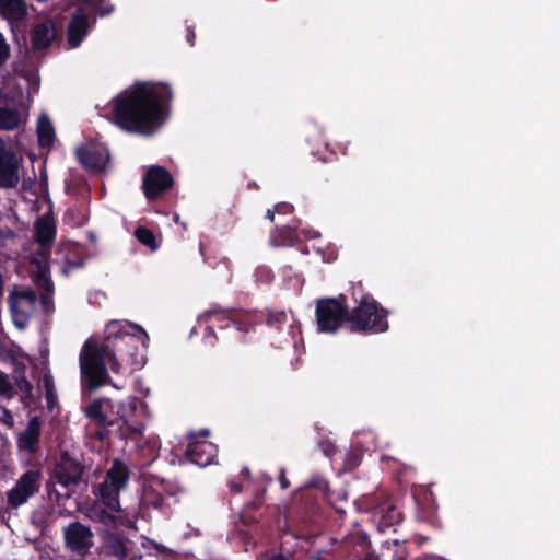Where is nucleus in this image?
Here are the masks:
<instances>
[{
	"label": "nucleus",
	"instance_id": "1",
	"mask_svg": "<svg viewBox=\"0 0 560 560\" xmlns=\"http://www.w3.org/2000/svg\"><path fill=\"white\" fill-rule=\"evenodd\" d=\"M172 98L167 83L137 82L113 98L115 124L125 131L151 136L166 121Z\"/></svg>",
	"mask_w": 560,
	"mask_h": 560
},
{
	"label": "nucleus",
	"instance_id": "2",
	"mask_svg": "<svg viewBox=\"0 0 560 560\" xmlns=\"http://www.w3.org/2000/svg\"><path fill=\"white\" fill-rule=\"evenodd\" d=\"M138 400L129 397L125 401L109 398H95L83 407L84 416L95 424L92 436L100 442H110L113 438L127 441L141 433L135 422Z\"/></svg>",
	"mask_w": 560,
	"mask_h": 560
},
{
	"label": "nucleus",
	"instance_id": "3",
	"mask_svg": "<svg viewBox=\"0 0 560 560\" xmlns=\"http://www.w3.org/2000/svg\"><path fill=\"white\" fill-rule=\"evenodd\" d=\"M104 332L105 336L98 345L108 357V364L114 373H120L122 363L131 365L132 369L142 365L140 346L147 347L149 336L141 326L112 320L106 325Z\"/></svg>",
	"mask_w": 560,
	"mask_h": 560
},
{
	"label": "nucleus",
	"instance_id": "4",
	"mask_svg": "<svg viewBox=\"0 0 560 560\" xmlns=\"http://www.w3.org/2000/svg\"><path fill=\"white\" fill-rule=\"evenodd\" d=\"M352 296L357 306L350 310L349 328L351 332L380 334L389 328V312L380 305L372 294L364 292L361 283L353 287Z\"/></svg>",
	"mask_w": 560,
	"mask_h": 560
},
{
	"label": "nucleus",
	"instance_id": "5",
	"mask_svg": "<svg viewBox=\"0 0 560 560\" xmlns=\"http://www.w3.org/2000/svg\"><path fill=\"white\" fill-rule=\"evenodd\" d=\"M79 361L83 389L93 392L110 382L106 368L108 357L98 342L88 339L82 346Z\"/></svg>",
	"mask_w": 560,
	"mask_h": 560
},
{
	"label": "nucleus",
	"instance_id": "6",
	"mask_svg": "<svg viewBox=\"0 0 560 560\" xmlns=\"http://www.w3.org/2000/svg\"><path fill=\"white\" fill-rule=\"evenodd\" d=\"M315 317L320 332L334 334L346 323L349 324L350 308L345 294L322 298L316 301Z\"/></svg>",
	"mask_w": 560,
	"mask_h": 560
},
{
	"label": "nucleus",
	"instance_id": "7",
	"mask_svg": "<svg viewBox=\"0 0 560 560\" xmlns=\"http://www.w3.org/2000/svg\"><path fill=\"white\" fill-rule=\"evenodd\" d=\"M84 472L83 465L72 457L67 451L61 452L59 460L55 465L52 477L57 483L66 489L65 493L58 492L55 488L48 490V497L56 502L70 498V489L82 481Z\"/></svg>",
	"mask_w": 560,
	"mask_h": 560
},
{
	"label": "nucleus",
	"instance_id": "8",
	"mask_svg": "<svg viewBox=\"0 0 560 560\" xmlns=\"http://www.w3.org/2000/svg\"><path fill=\"white\" fill-rule=\"evenodd\" d=\"M203 316L207 317L210 323L206 327V331L215 339V327L222 329L233 326L237 331L248 332L257 324L256 315L243 310H223L213 307L208 310Z\"/></svg>",
	"mask_w": 560,
	"mask_h": 560
},
{
	"label": "nucleus",
	"instance_id": "9",
	"mask_svg": "<svg viewBox=\"0 0 560 560\" xmlns=\"http://www.w3.org/2000/svg\"><path fill=\"white\" fill-rule=\"evenodd\" d=\"M361 504L365 505L366 511L372 513L380 532L398 525L402 520V513L384 492L362 498Z\"/></svg>",
	"mask_w": 560,
	"mask_h": 560
},
{
	"label": "nucleus",
	"instance_id": "10",
	"mask_svg": "<svg viewBox=\"0 0 560 560\" xmlns=\"http://www.w3.org/2000/svg\"><path fill=\"white\" fill-rule=\"evenodd\" d=\"M37 293L30 287L16 289L8 296V304L16 326L24 327L36 308Z\"/></svg>",
	"mask_w": 560,
	"mask_h": 560
},
{
	"label": "nucleus",
	"instance_id": "11",
	"mask_svg": "<svg viewBox=\"0 0 560 560\" xmlns=\"http://www.w3.org/2000/svg\"><path fill=\"white\" fill-rule=\"evenodd\" d=\"M39 470H26L15 482L14 487L7 492V504L10 509H18L25 504L30 498L36 494L40 488Z\"/></svg>",
	"mask_w": 560,
	"mask_h": 560
},
{
	"label": "nucleus",
	"instance_id": "12",
	"mask_svg": "<svg viewBox=\"0 0 560 560\" xmlns=\"http://www.w3.org/2000/svg\"><path fill=\"white\" fill-rule=\"evenodd\" d=\"M65 547L71 552L85 557L94 545L91 528L79 521L69 523L62 529Z\"/></svg>",
	"mask_w": 560,
	"mask_h": 560
},
{
	"label": "nucleus",
	"instance_id": "13",
	"mask_svg": "<svg viewBox=\"0 0 560 560\" xmlns=\"http://www.w3.org/2000/svg\"><path fill=\"white\" fill-rule=\"evenodd\" d=\"M174 178L170 171L160 165L150 166L143 176L142 190L149 201L156 200L172 189Z\"/></svg>",
	"mask_w": 560,
	"mask_h": 560
},
{
	"label": "nucleus",
	"instance_id": "14",
	"mask_svg": "<svg viewBox=\"0 0 560 560\" xmlns=\"http://www.w3.org/2000/svg\"><path fill=\"white\" fill-rule=\"evenodd\" d=\"M175 494L174 485L158 476H150L143 483L140 506L145 509H162L165 495Z\"/></svg>",
	"mask_w": 560,
	"mask_h": 560
},
{
	"label": "nucleus",
	"instance_id": "15",
	"mask_svg": "<svg viewBox=\"0 0 560 560\" xmlns=\"http://www.w3.org/2000/svg\"><path fill=\"white\" fill-rule=\"evenodd\" d=\"M20 160L0 138V189H13L20 182Z\"/></svg>",
	"mask_w": 560,
	"mask_h": 560
},
{
	"label": "nucleus",
	"instance_id": "16",
	"mask_svg": "<svg viewBox=\"0 0 560 560\" xmlns=\"http://www.w3.org/2000/svg\"><path fill=\"white\" fill-rule=\"evenodd\" d=\"M185 455L189 462L200 467H206L213 462L217 455V447L212 442L199 439L196 434H190Z\"/></svg>",
	"mask_w": 560,
	"mask_h": 560
},
{
	"label": "nucleus",
	"instance_id": "17",
	"mask_svg": "<svg viewBox=\"0 0 560 560\" xmlns=\"http://www.w3.org/2000/svg\"><path fill=\"white\" fill-rule=\"evenodd\" d=\"M21 124L16 98L0 91V130L12 131L20 128Z\"/></svg>",
	"mask_w": 560,
	"mask_h": 560
},
{
	"label": "nucleus",
	"instance_id": "18",
	"mask_svg": "<svg viewBox=\"0 0 560 560\" xmlns=\"http://www.w3.org/2000/svg\"><path fill=\"white\" fill-rule=\"evenodd\" d=\"M78 161L82 166L92 172H101L108 162V154L97 148L80 147L75 151Z\"/></svg>",
	"mask_w": 560,
	"mask_h": 560
},
{
	"label": "nucleus",
	"instance_id": "19",
	"mask_svg": "<svg viewBox=\"0 0 560 560\" xmlns=\"http://www.w3.org/2000/svg\"><path fill=\"white\" fill-rule=\"evenodd\" d=\"M56 28L52 22L45 21L36 24L31 31V43L34 51L48 48L56 38Z\"/></svg>",
	"mask_w": 560,
	"mask_h": 560
},
{
	"label": "nucleus",
	"instance_id": "20",
	"mask_svg": "<svg viewBox=\"0 0 560 560\" xmlns=\"http://www.w3.org/2000/svg\"><path fill=\"white\" fill-rule=\"evenodd\" d=\"M40 419L35 416L32 417L25 430L19 435V446L28 453H35L38 448L40 438Z\"/></svg>",
	"mask_w": 560,
	"mask_h": 560
},
{
	"label": "nucleus",
	"instance_id": "21",
	"mask_svg": "<svg viewBox=\"0 0 560 560\" xmlns=\"http://www.w3.org/2000/svg\"><path fill=\"white\" fill-rule=\"evenodd\" d=\"M89 19L81 11H77L68 24V42L71 47H78L88 34Z\"/></svg>",
	"mask_w": 560,
	"mask_h": 560
},
{
	"label": "nucleus",
	"instance_id": "22",
	"mask_svg": "<svg viewBox=\"0 0 560 560\" xmlns=\"http://www.w3.org/2000/svg\"><path fill=\"white\" fill-rule=\"evenodd\" d=\"M130 478V469L128 465L120 458H114L110 468L106 471L105 479L106 483H109L114 488L124 490Z\"/></svg>",
	"mask_w": 560,
	"mask_h": 560
},
{
	"label": "nucleus",
	"instance_id": "23",
	"mask_svg": "<svg viewBox=\"0 0 560 560\" xmlns=\"http://www.w3.org/2000/svg\"><path fill=\"white\" fill-rule=\"evenodd\" d=\"M0 14L9 23H20L27 16L25 0H0Z\"/></svg>",
	"mask_w": 560,
	"mask_h": 560
},
{
	"label": "nucleus",
	"instance_id": "24",
	"mask_svg": "<svg viewBox=\"0 0 560 560\" xmlns=\"http://www.w3.org/2000/svg\"><path fill=\"white\" fill-rule=\"evenodd\" d=\"M121 489L114 488L109 483L102 481L94 487V494L100 499L102 504L112 512L120 511L119 494Z\"/></svg>",
	"mask_w": 560,
	"mask_h": 560
},
{
	"label": "nucleus",
	"instance_id": "25",
	"mask_svg": "<svg viewBox=\"0 0 560 560\" xmlns=\"http://www.w3.org/2000/svg\"><path fill=\"white\" fill-rule=\"evenodd\" d=\"M56 223L52 218L43 217L35 223V240L42 247H49L56 238Z\"/></svg>",
	"mask_w": 560,
	"mask_h": 560
},
{
	"label": "nucleus",
	"instance_id": "26",
	"mask_svg": "<svg viewBox=\"0 0 560 560\" xmlns=\"http://www.w3.org/2000/svg\"><path fill=\"white\" fill-rule=\"evenodd\" d=\"M86 259L85 249L83 246L74 244L71 245L65 256L63 271L68 273L73 269L84 266Z\"/></svg>",
	"mask_w": 560,
	"mask_h": 560
},
{
	"label": "nucleus",
	"instance_id": "27",
	"mask_svg": "<svg viewBox=\"0 0 560 560\" xmlns=\"http://www.w3.org/2000/svg\"><path fill=\"white\" fill-rule=\"evenodd\" d=\"M37 139L42 148H48L55 140V128L47 115H42L37 121Z\"/></svg>",
	"mask_w": 560,
	"mask_h": 560
},
{
	"label": "nucleus",
	"instance_id": "28",
	"mask_svg": "<svg viewBox=\"0 0 560 560\" xmlns=\"http://www.w3.org/2000/svg\"><path fill=\"white\" fill-rule=\"evenodd\" d=\"M88 516L93 521L105 526L113 527L117 525V516L108 512L105 506L94 504L89 508Z\"/></svg>",
	"mask_w": 560,
	"mask_h": 560
},
{
	"label": "nucleus",
	"instance_id": "29",
	"mask_svg": "<svg viewBox=\"0 0 560 560\" xmlns=\"http://www.w3.org/2000/svg\"><path fill=\"white\" fill-rule=\"evenodd\" d=\"M33 262H35L37 266V271L34 276V282L38 287L43 288L44 291L47 289L55 290L54 283L49 278V267L47 262H42L37 258L33 259Z\"/></svg>",
	"mask_w": 560,
	"mask_h": 560
},
{
	"label": "nucleus",
	"instance_id": "30",
	"mask_svg": "<svg viewBox=\"0 0 560 560\" xmlns=\"http://www.w3.org/2000/svg\"><path fill=\"white\" fill-rule=\"evenodd\" d=\"M106 548L109 555L125 558L127 556V546L124 538L117 534H110L106 538Z\"/></svg>",
	"mask_w": 560,
	"mask_h": 560
},
{
	"label": "nucleus",
	"instance_id": "31",
	"mask_svg": "<svg viewBox=\"0 0 560 560\" xmlns=\"http://www.w3.org/2000/svg\"><path fill=\"white\" fill-rule=\"evenodd\" d=\"M383 549L390 552L392 560H407L409 555L406 541L394 540L392 544L386 542L383 545Z\"/></svg>",
	"mask_w": 560,
	"mask_h": 560
},
{
	"label": "nucleus",
	"instance_id": "32",
	"mask_svg": "<svg viewBox=\"0 0 560 560\" xmlns=\"http://www.w3.org/2000/svg\"><path fill=\"white\" fill-rule=\"evenodd\" d=\"M135 236L142 245L148 246L152 250L158 248L155 235L150 229L140 225L136 228Z\"/></svg>",
	"mask_w": 560,
	"mask_h": 560
},
{
	"label": "nucleus",
	"instance_id": "33",
	"mask_svg": "<svg viewBox=\"0 0 560 560\" xmlns=\"http://www.w3.org/2000/svg\"><path fill=\"white\" fill-rule=\"evenodd\" d=\"M13 378L18 389L22 394H24L26 397H31L33 395V385L26 378L24 369L21 371H15Z\"/></svg>",
	"mask_w": 560,
	"mask_h": 560
},
{
	"label": "nucleus",
	"instance_id": "34",
	"mask_svg": "<svg viewBox=\"0 0 560 560\" xmlns=\"http://www.w3.org/2000/svg\"><path fill=\"white\" fill-rule=\"evenodd\" d=\"M288 320L287 313L284 311H272L268 310L266 317V325L279 329Z\"/></svg>",
	"mask_w": 560,
	"mask_h": 560
},
{
	"label": "nucleus",
	"instance_id": "35",
	"mask_svg": "<svg viewBox=\"0 0 560 560\" xmlns=\"http://www.w3.org/2000/svg\"><path fill=\"white\" fill-rule=\"evenodd\" d=\"M362 453L359 450H349L343 458V469L346 471L354 470L361 463Z\"/></svg>",
	"mask_w": 560,
	"mask_h": 560
},
{
	"label": "nucleus",
	"instance_id": "36",
	"mask_svg": "<svg viewBox=\"0 0 560 560\" xmlns=\"http://www.w3.org/2000/svg\"><path fill=\"white\" fill-rule=\"evenodd\" d=\"M258 522L259 516L257 513L253 512V510L250 509L243 508L238 514V522L236 523V525L238 526V524H241L245 527H250L257 524Z\"/></svg>",
	"mask_w": 560,
	"mask_h": 560
},
{
	"label": "nucleus",
	"instance_id": "37",
	"mask_svg": "<svg viewBox=\"0 0 560 560\" xmlns=\"http://www.w3.org/2000/svg\"><path fill=\"white\" fill-rule=\"evenodd\" d=\"M54 290H45L40 298L38 299L42 310L46 315H50L55 311L54 300H52Z\"/></svg>",
	"mask_w": 560,
	"mask_h": 560
},
{
	"label": "nucleus",
	"instance_id": "38",
	"mask_svg": "<svg viewBox=\"0 0 560 560\" xmlns=\"http://www.w3.org/2000/svg\"><path fill=\"white\" fill-rule=\"evenodd\" d=\"M318 446L320 448V451L327 456V457H331L332 455L336 454V451H337V446L336 444L329 440V439H323L319 441L318 443Z\"/></svg>",
	"mask_w": 560,
	"mask_h": 560
},
{
	"label": "nucleus",
	"instance_id": "39",
	"mask_svg": "<svg viewBox=\"0 0 560 560\" xmlns=\"http://www.w3.org/2000/svg\"><path fill=\"white\" fill-rule=\"evenodd\" d=\"M257 560H289V557L281 551L268 550L260 553Z\"/></svg>",
	"mask_w": 560,
	"mask_h": 560
},
{
	"label": "nucleus",
	"instance_id": "40",
	"mask_svg": "<svg viewBox=\"0 0 560 560\" xmlns=\"http://www.w3.org/2000/svg\"><path fill=\"white\" fill-rule=\"evenodd\" d=\"M9 56H10L9 45L5 43L2 34H0V67L5 63Z\"/></svg>",
	"mask_w": 560,
	"mask_h": 560
},
{
	"label": "nucleus",
	"instance_id": "41",
	"mask_svg": "<svg viewBox=\"0 0 560 560\" xmlns=\"http://www.w3.org/2000/svg\"><path fill=\"white\" fill-rule=\"evenodd\" d=\"M262 504H264V499H262V494H260V495H257L253 501L245 504L244 508L250 509V510H253V512L257 513L259 511V509L262 506Z\"/></svg>",
	"mask_w": 560,
	"mask_h": 560
},
{
	"label": "nucleus",
	"instance_id": "42",
	"mask_svg": "<svg viewBox=\"0 0 560 560\" xmlns=\"http://www.w3.org/2000/svg\"><path fill=\"white\" fill-rule=\"evenodd\" d=\"M43 386L45 388L46 394H49V392L55 390L54 380L50 374H45L43 377Z\"/></svg>",
	"mask_w": 560,
	"mask_h": 560
},
{
	"label": "nucleus",
	"instance_id": "43",
	"mask_svg": "<svg viewBox=\"0 0 560 560\" xmlns=\"http://www.w3.org/2000/svg\"><path fill=\"white\" fill-rule=\"evenodd\" d=\"M275 209L278 213L287 214L293 212V206L287 202L276 205Z\"/></svg>",
	"mask_w": 560,
	"mask_h": 560
},
{
	"label": "nucleus",
	"instance_id": "44",
	"mask_svg": "<svg viewBox=\"0 0 560 560\" xmlns=\"http://www.w3.org/2000/svg\"><path fill=\"white\" fill-rule=\"evenodd\" d=\"M229 488H230V491L233 492V493H241L242 490H243V486L241 482L238 481H235V480H231L229 483H228Z\"/></svg>",
	"mask_w": 560,
	"mask_h": 560
},
{
	"label": "nucleus",
	"instance_id": "45",
	"mask_svg": "<svg viewBox=\"0 0 560 560\" xmlns=\"http://www.w3.org/2000/svg\"><path fill=\"white\" fill-rule=\"evenodd\" d=\"M186 40H187V43H188L190 46H194V45H195V40H196V33H195L194 27H191V26H188V27H187V32H186Z\"/></svg>",
	"mask_w": 560,
	"mask_h": 560
},
{
	"label": "nucleus",
	"instance_id": "46",
	"mask_svg": "<svg viewBox=\"0 0 560 560\" xmlns=\"http://www.w3.org/2000/svg\"><path fill=\"white\" fill-rule=\"evenodd\" d=\"M279 482H280V486H281L282 489H288L290 487V481L285 477L284 468L280 469Z\"/></svg>",
	"mask_w": 560,
	"mask_h": 560
},
{
	"label": "nucleus",
	"instance_id": "47",
	"mask_svg": "<svg viewBox=\"0 0 560 560\" xmlns=\"http://www.w3.org/2000/svg\"><path fill=\"white\" fill-rule=\"evenodd\" d=\"M56 399H57V397H56L55 390L49 392V394H46L47 407L49 409H52V407L56 402Z\"/></svg>",
	"mask_w": 560,
	"mask_h": 560
},
{
	"label": "nucleus",
	"instance_id": "48",
	"mask_svg": "<svg viewBox=\"0 0 560 560\" xmlns=\"http://www.w3.org/2000/svg\"><path fill=\"white\" fill-rule=\"evenodd\" d=\"M10 386L4 376H0V392H4Z\"/></svg>",
	"mask_w": 560,
	"mask_h": 560
},
{
	"label": "nucleus",
	"instance_id": "49",
	"mask_svg": "<svg viewBox=\"0 0 560 560\" xmlns=\"http://www.w3.org/2000/svg\"><path fill=\"white\" fill-rule=\"evenodd\" d=\"M266 218H268L270 221H273L275 219V210L268 209L266 213Z\"/></svg>",
	"mask_w": 560,
	"mask_h": 560
},
{
	"label": "nucleus",
	"instance_id": "50",
	"mask_svg": "<svg viewBox=\"0 0 560 560\" xmlns=\"http://www.w3.org/2000/svg\"><path fill=\"white\" fill-rule=\"evenodd\" d=\"M241 475L244 476V477H249L250 475V471H249V468L248 467H244L241 471Z\"/></svg>",
	"mask_w": 560,
	"mask_h": 560
},
{
	"label": "nucleus",
	"instance_id": "51",
	"mask_svg": "<svg viewBox=\"0 0 560 560\" xmlns=\"http://www.w3.org/2000/svg\"><path fill=\"white\" fill-rule=\"evenodd\" d=\"M336 512L339 513L341 516L346 514V511L341 508H336Z\"/></svg>",
	"mask_w": 560,
	"mask_h": 560
},
{
	"label": "nucleus",
	"instance_id": "52",
	"mask_svg": "<svg viewBox=\"0 0 560 560\" xmlns=\"http://www.w3.org/2000/svg\"><path fill=\"white\" fill-rule=\"evenodd\" d=\"M248 187L249 188H252V187L258 188V185L255 182H252V183H248Z\"/></svg>",
	"mask_w": 560,
	"mask_h": 560
},
{
	"label": "nucleus",
	"instance_id": "53",
	"mask_svg": "<svg viewBox=\"0 0 560 560\" xmlns=\"http://www.w3.org/2000/svg\"><path fill=\"white\" fill-rule=\"evenodd\" d=\"M202 435H203V438H207L209 435V431L208 430H203L202 431Z\"/></svg>",
	"mask_w": 560,
	"mask_h": 560
},
{
	"label": "nucleus",
	"instance_id": "54",
	"mask_svg": "<svg viewBox=\"0 0 560 560\" xmlns=\"http://www.w3.org/2000/svg\"><path fill=\"white\" fill-rule=\"evenodd\" d=\"M316 560H320V556L318 555L317 557H315Z\"/></svg>",
	"mask_w": 560,
	"mask_h": 560
}]
</instances>
